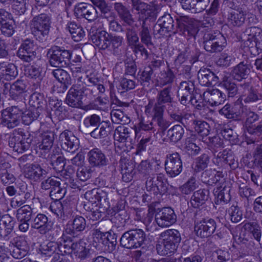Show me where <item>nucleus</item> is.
Instances as JSON below:
<instances>
[{"mask_svg":"<svg viewBox=\"0 0 262 262\" xmlns=\"http://www.w3.org/2000/svg\"><path fill=\"white\" fill-rule=\"evenodd\" d=\"M132 11H136L138 15V20L140 22L139 36L141 42L147 47L153 46L150 25L146 23L148 20H155L157 11L155 7L142 2L141 0H130Z\"/></svg>","mask_w":262,"mask_h":262,"instance_id":"1","label":"nucleus"},{"mask_svg":"<svg viewBox=\"0 0 262 262\" xmlns=\"http://www.w3.org/2000/svg\"><path fill=\"white\" fill-rule=\"evenodd\" d=\"M188 19L187 17L177 19V26L174 27L173 18L170 14L166 13L158 19L157 24L155 26L154 31L160 36H170L172 34L179 33L189 39L194 36V31L191 27L186 24Z\"/></svg>","mask_w":262,"mask_h":262,"instance_id":"2","label":"nucleus"},{"mask_svg":"<svg viewBox=\"0 0 262 262\" xmlns=\"http://www.w3.org/2000/svg\"><path fill=\"white\" fill-rule=\"evenodd\" d=\"M174 100V95L171 86H168L159 90L156 97V101L149 99L144 107V113L153 115V119L161 125L168 124V122L164 118V106Z\"/></svg>","mask_w":262,"mask_h":262,"instance_id":"3","label":"nucleus"},{"mask_svg":"<svg viewBox=\"0 0 262 262\" xmlns=\"http://www.w3.org/2000/svg\"><path fill=\"white\" fill-rule=\"evenodd\" d=\"M78 79L69 89L67 94L65 102L69 106L75 108H82L84 98L92 99L97 95V92L93 87H88L84 82Z\"/></svg>","mask_w":262,"mask_h":262,"instance_id":"4","label":"nucleus"},{"mask_svg":"<svg viewBox=\"0 0 262 262\" xmlns=\"http://www.w3.org/2000/svg\"><path fill=\"white\" fill-rule=\"evenodd\" d=\"M114 8L124 26H127L125 29V39L127 45L129 46L136 45V43L139 42V36L136 29L133 27V25L135 22V19L133 14L122 3H115Z\"/></svg>","mask_w":262,"mask_h":262,"instance_id":"5","label":"nucleus"},{"mask_svg":"<svg viewBox=\"0 0 262 262\" xmlns=\"http://www.w3.org/2000/svg\"><path fill=\"white\" fill-rule=\"evenodd\" d=\"M160 236L162 241L156 246L158 254L161 255H171L174 253L181 241L179 231L174 229H167L162 232Z\"/></svg>","mask_w":262,"mask_h":262,"instance_id":"6","label":"nucleus"},{"mask_svg":"<svg viewBox=\"0 0 262 262\" xmlns=\"http://www.w3.org/2000/svg\"><path fill=\"white\" fill-rule=\"evenodd\" d=\"M89 246L82 239L75 242L71 237L63 239V244L60 247L64 251V254H73L80 259L84 260L90 256Z\"/></svg>","mask_w":262,"mask_h":262,"instance_id":"7","label":"nucleus"},{"mask_svg":"<svg viewBox=\"0 0 262 262\" xmlns=\"http://www.w3.org/2000/svg\"><path fill=\"white\" fill-rule=\"evenodd\" d=\"M146 239L145 232L141 229L135 228L125 232L120 239V246L132 249L141 247Z\"/></svg>","mask_w":262,"mask_h":262,"instance_id":"8","label":"nucleus"},{"mask_svg":"<svg viewBox=\"0 0 262 262\" xmlns=\"http://www.w3.org/2000/svg\"><path fill=\"white\" fill-rule=\"evenodd\" d=\"M72 52L63 47L53 46L48 50L47 56L52 67L61 68L68 66L70 62Z\"/></svg>","mask_w":262,"mask_h":262,"instance_id":"9","label":"nucleus"},{"mask_svg":"<svg viewBox=\"0 0 262 262\" xmlns=\"http://www.w3.org/2000/svg\"><path fill=\"white\" fill-rule=\"evenodd\" d=\"M203 45L207 52H220L226 45V39L220 32L206 33L203 37Z\"/></svg>","mask_w":262,"mask_h":262,"instance_id":"10","label":"nucleus"},{"mask_svg":"<svg viewBox=\"0 0 262 262\" xmlns=\"http://www.w3.org/2000/svg\"><path fill=\"white\" fill-rule=\"evenodd\" d=\"M1 112V124L4 126L12 129L20 123L23 110L18 106L8 107Z\"/></svg>","mask_w":262,"mask_h":262,"instance_id":"11","label":"nucleus"},{"mask_svg":"<svg viewBox=\"0 0 262 262\" xmlns=\"http://www.w3.org/2000/svg\"><path fill=\"white\" fill-rule=\"evenodd\" d=\"M179 91L182 95L180 102L183 105H186L188 100L193 105L196 106L198 108L201 107L199 103V101L195 95V87L193 83L191 81H182L179 86Z\"/></svg>","mask_w":262,"mask_h":262,"instance_id":"12","label":"nucleus"},{"mask_svg":"<svg viewBox=\"0 0 262 262\" xmlns=\"http://www.w3.org/2000/svg\"><path fill=\"white\" fill-rule=\"evenodd\" d=\"M146 187L148 191H152L156 194H164L167 192V180L162 173L156 177H149L146 182Z\"/></svg>","mask_w":262,"mask_h":262,"instance_id":"13","label":"nucleus"},{"mask_svg":"<svg viewBox=\"0 0 262 262\" xmlns=\"http://www.w3.org/2000/svg\"><path fill=\"white\" fill-rule=\"evenodd\" d=\"M165 169L169 177L174 178L182 171V161L181 155L177 152L167 155L165 161Z\"/></svg>","mask_w":262,"mask_h":262,"instance_id":"14","label":"nucleus"},{"mask_svg":"<svg viewBox=\"0 0 262 262\" xmlns=\"http://www.w3.org/2000/svg\"><path fill=\"white\" fill-rule=\"evenodd\" d=\"M145 114L151 117V121H145L143 118H141L139 122L134 126L135 133L136 138H140L146 132L148 134L154 133L156 131L154 123L157 124L162 130H165L168 126V124H162L160 125L156 121L153 119V115Z\"/></svg>","mask_w":262,"mask_h":262,"instance_id":"15","label":"nucleus"},{"mask_svg":"<svg viewBox=\"0 0 262 262\" xmlns=\"http://www.w3.org/2000/svg\"><path fill=\"white\" fill-rule=\"evenodd\" d=\"M217 227L215 221L212 219H203L195 223L194 231L198 236L205 238L213 234Z\"/></svg>","mask_w":262,"mask_h":262,"instance_id":"16","label":"nucleus"},{"mask_svg":"<svg viewBox=\"0 0 262 262\" xmlns=\"http://www.w3.org/2000/svg\"><path fill=\"white\" fill-rule=\"evenodd\" d=\"M177 215L170 207H164L156 213L155 221L160 227L166 228L176 223Z\"/></svg>","mask_w":262,"mask_h":262,"instance_id":"17","label":"nucleus"},{"mask_svg":"<svg viewBox=\"0 0 262 262\" xmlns=\"http://www.w3.org/2000/svg\"><path fill=\"white\" fill-rule=\"evenodd\" d=\"M26 91V84L23 80L18 79L12 84L6 83L4 85L3 93L6 95L9 94L13 100L21 99Z\"/></svg>","mask_w":262,"mask_h":262,"instance_id":"18","label":"nucleus"},{"mask_svg":"<svg viewBox=\"0 0 262 262\" xmlns=\"http://www.w3.org/2000/svg\"><path fill=\"white\" fill-rule=\"evenodd\" d=\"M241 38L246 46L252 48L262 40V30L257 27H249L242 34Z\"/></svg>","mask_w":262,"mask_h":262,"instance_id":"19","label":"nucleus"},{"mask_svg":"<svg viewBox=\"0 0 262 262\" xmlns=\"http://www.w3.org/2000/svg\"><path fill=\"white\" fill-rule=\"evenodd\" d=\"M74 13L78 17H82L90 22L98 18V12L92 5L85 3L78 4L75 7Z\"/></svg>","mask_w":262,"mask_h":262,"instance_id":"20","label":"nucleus"},{"mask_svg":"<svg viewBox=\"0 0 262 262\" xmlns=\"http://www.w3.org/2000/svg\"><path fill=\"white\" fill-rule=\"evenodd\" d=\"M59 140L62 149L68 152L73 154L78 149L79 140L70 131L64 130L61 133Z\"/></svg>","mask_w":262,"mask_h":262,"instance_id":"21","label":"nucleus"},{"mask_svg":"<svg viewBox=\"0 0 262 262\" xmlns=\"http://www.w3.org/2000/svg\"><path fill=\"white\" fill-rule=\"evenodd\" d=\"M87 158L90 165L93 167H103L109 162L106 156L98 148L90 150L87 154Z\"/></svg>","mask_w":262,"mask_h":262,"instance_id":"22","label":"nucleus"},{"mask_svg":"<svg viewBox=\"0 0 262 262\" xmlns=\"http://www.w3.org/2000/svg\"><path fill=\"white\" fill-rule=\"evenodd\" d=\"M86 223L85 219L79 215L76 216L72 221L67 224L65 231L74 237H78L85 230Z\"/></svg>","mask_w":262,"mask_h":262,"instance_id":"23","label":"nucleus"},{"mask_svg":"<svg viewBox=\"0 0 262 262\" xmlns=\"http://www.w3.org/2000/svg\"><path fill=\"white\" fill-rule=\"evenodd\" d=\"M119 167L123 181L130 182L136 172L135 162L127 157L122 156L119 160Z\"/></svg>","mask_w":262,"mask_h":262,"instance_id":"24","label":"nucleus"},{"mask_svg":"<svg viewBox=\"0 0 262 262\" xmlns=\"http://www.w3.org/2000/svg\"><path fill=\"white\" fill-rule=\"evenodd\" d=\"M53 223L44 214L38 213L32 220L31 226L41 234H45L53 228Z\"/></svg>","mask_w":262,"mask_h":262,"instance_id":"25","label":"nucleus"},{"mask_svg":"<svg viewBox=\"0 0 262 262\" xmlns=\"http://www.w3.org/2000/svg\"><path fill=\"white\" fill-rule=\"evenodd\" d=\"M111 34L104 30H96L90 33V39L92 42L101 50H106L108 48V42Z\"/></svg>","mask_w":262,"mask_h":262,"instance_id":"26","label":"nucleus"},{"mask_svg":"<svg viewBox=\"0 0 262 262\" xmlns=\"http://www.w3.org/2000/svg\"><path fill=\"white\" fill-rule=\"evenodd\" d=\"M204 100L212 106L222 104L226 98V94L219 89L208 90L204 92Z\"/></svg>","mask_w":262,"mask_h":262,"instance_id":"27","label":"nucleus"},{"mask_svg":"<svg viewBox=\"0 0 262 262\" xmlns=\"http://www.w3.org/2000/svg\"><path fill=\"white\" fill-rule=\"evenodd\" d=\"M10 254L15 259H21L28 253L29 246L27 241L23 238L17 239L14 244L10 245Z\"/></svg>","mask_w":262,"mask_h":262,"instance_id":"28","label":"nucleus"},{"mask_svg":"<svg viewBox=\"0 0 262 262\" xmlns=\"http://www.w3.org/2000/svg\"><path fill=\"white\" fill-rule=\"evenodd\" d=\"M251 66L248 62L242 61L234 67L230 73L228 74L233 78L234 80L241 81L248 78L251 72Z\"/></svg>","mask_w":262,"mask_h":262,"instance_id":"29","label":"nucleus"},{"mask_svg":"<svg viewBox=\"0 0 262 262\" xmlns=\"http://www.w3.org/2000/svg\"><path fill=\"white\" fill-rule=\"evenodd\" d=\"M182 8L192 13H200L205 10L208 4L206 0H178Z\"/></svg>","mask_w":262,"mask_h":262,"instance_id":"30","label":"nucleus"},{"mask_svg":"<svg viewBox=\"0 0 262 262\" xmlns=\"http://www.w3.org/2000/svg\"><path fill=\"white\" fill-rule=\"evenodd\" d=\"M47 174L45 169L38 164H31L27 166L25 169V177L34 182H38L44 178Z\"/></svg>","mask_w":262,"mask_h":262,"instance_id":"31","label":"nucleus"},{"mask_svg":"<svg viewBox=\"0 0 262 262\" xmlns=\"http://www.w3.org/2000/svg\"><path fill=\"white\" fill-rule=\"evenodd\" d=\"M107 49L114 56H121L124 52V38L122 36L111 34Z\"/></svg>","mask_w":262,"mask_h":262,"instance_id":"32","label":"nucleus"},{"mask_svg":"<svg viewBox=\"0 0 262 262\" xmlns=\"http://www.w3.org/2000/svg\"><path fill=\"white\" fill-rule=\"evenodd\" d=\"M199 83L204 86H209L215 85L219 78L209 69H200L198 74Z\"/></svg>","mask_w":262,"mask_h":262,"instance_id":"33","label":"nucleus"},{"mask_svg":"<svg viewBox=\"0 0 262 262\" xmlns=\"http://www.w3.org/2000/svg\"><path fill=\"white\" fill-rule=\"evenodd\" d=\"M246 13L242 10H234L228 14L227 22L232 28L241 27L246 20Z\"/></svg>","mask_w":262,"mask_h":262,"instance_id":"34","label":"nucleus"},{"mask_svg":"<svg viewBox=\"0 0 262 262\" xmlns=\"http://www.w3.org/2000/svg\"><path fill=\"white\" fill-rule=\"evenodd\" d=\"M15 223L14 219L8 214L0 215L1 236L6 237L10 234L13 230Z\"/></svg>","mask_w":262,"mask_h":262,"instance_id":"35","label":"nucleus"},{"mask_svg":"<svg viewBox=\"0 0 262 262\" xmlns=\"http://www.w3.org/2000/svg\"><path fill=\"white\" fill-rule=\"evenodd\" d=\"M96 237H100L101 242L105 246V250L107 252H112L116 249L117 242L114 234H111L108 232L103 233L99 231L96 232Z\"/></svg>","mask_w":262,"mask_h":262,"instance_id":"36","label":"nucleus"},{"mask_svg":"<svg viewBox=\"0 0 262 262\" xmlns=\"http://www.w3.org/2000/svg\"><path fill=\"white\" fill-rule=\"evenodd\" d=\"M63 244V239L59 243L54 242H49L47 244L40 246V251L42 255L50 257L57 253H60L61 255L64 254V251L61 250L60 247Z\"/></svg>","mask_w":262,"mask_h":262,"instance_id":"37","label":"nucleus"},{"mask_svg":"<svg viewBox=\"0 0 262 262\" xmlns=\"http://www.w3.org/2000/svg\"><path fill=\"white\" fill-rule=\"evenodd\" d=\"M233 80V78L227 73L223 76L221 83V86L224 89V93L228 97H234L238 92V88Z\"/></svg>","mask_w":262,"mask_h":262,"instance_id":"38","label":"nucleus"},{"mask_svg":"<svg viewBox=\"0 0 262 262\" xmlns=\"http://www.w3.org/2000/svg\"><path fill=\"white\" fill-rule=\"evenodd\" d=\"M11 165L5 160L0 161V179L3 184L8 185L13 183L15 178L10 172Z\"/></svg>","mask_w":262,"mask_h":262,"instance_id":"39","label":"nucleus"},{"mask_svg":"<svg viewBox=\"0 0 262 262\" xmlns=\"http://www.w3.org/2000/svg\"><path fill=\"white\" fill-rule=\"evenodd\" d=\"M209 191L207 189H200L193 192L190 199V204L194 208L200 207L208 199Z\"/></svg>","mask_w":262,"mask_h":262,"instance_id":"40","label":"nucleus"},{"mask_svg":"<svg viewBox=\"0 0 262 262\" xmlns=\"http://www.w3.org/2000/svg\"><path fill=\"white\" fill-rule=\"evenodd\" d=\"M219 113L227 119L239 120L241 118V112L235 104L227 103L219 110Z\"/></svg>","mask_w":262,"mask_h":262,"instance_id":"41","label":"nucleus"},{"mask_svg":"<svg viewBox=\"0 0 262 262\" xmlns=\"http://www.w3.org/2000/svg\"><path fill=\"white\" fill-rule=\"evenodd\" d=\"M100 127H96L90 133L92 137L95 139L104 138L107 137L113 131V127L109 121L101 123Z\"/></svg>","mask_w":262,"mask_h":262,"instance_id":"42","label":"nucleus"},{"mask_svg":"<svg viewBox=\"0 0 262 262\" xmlns=\"http://www.w3.org/2000/svg\"><path fill=\"white\" fill-rule=\"evenodd\" d=\"M51 27L30 25L31 33L34 38L40 42L43 43L49 38Z\"/></svg>","mask_w":262,"mask_h":262,"instance_id":"43","label":"nucleus"},{"mask_svg":"<svg viewBox=\"0 0 262 262\" xmlns=\"http://www.w3.org/2000/svg\"><path fill=\"white\" fill-rule=\"evenodd\" d=\"M41 141L38 147L44 153L49 151L53 146L55 139V134L51 131H48L41 134Z\"/></svg>","mask_w":262,"mask_h":262,"instance_id":"44","label":"nucleus"},{"mask_svg":"<svg viewBox=\"0 0 262 262\" xmlns=\"http://www.w3.org/2000/svg\"><path fill=\"white\" fill-rule=\"evenodd\" d=\"M66 29L69 31L72 39L76 42L81 40L85 35L83 28L74 21L69 22Z\"/></svg>","mask_w":262,"mask_h":262,"instance_id":"45","label":"nucleus"},{"mask_svg":"<svg viewBox=\"0 0 262 262\" xmlns=\"http://www.w3.org/2000/svg\"><path fill=\"white\" fill-rule=\"evenodd\" d=\"M101 191H98L97 190L93 189L91 191H88L84 194V198L88 200L86 204H84V208L85 210H89L91 206L95 205L97 206V202L101 200Z\"/></svg>","mask_w":262,"mask_h":262,"instance_id":"46","label":"nucleus"},{"mask_svg":"<svg viewBox=\"0 0 262 262\" xmlns=\"http://www.w3.org/2000/svg\"><path fill=\"white\" fill-rule=\"evenodd\" d=\"M175 77L172 71L168 68L167 70L161 72L157 79V85L160 87H163L167 85L170 86L169 85L171 84L174 81Z\"/></svg>","mask_w":262,"mask_h":262,"instance_id":"47","label":"nucleus"},{"mask_svg":"<svg viewBox=\"0 0 262 262\" xmlns=\"http://www.w3.org/2000/svg\"><path fill=\"white\" fill-rule=\"evenodd\" d=\"M69 205L67 202H60V200H54L50 206V210L59 217H62L68 212Z\"/></svg>","mask_w":262,"mask_h":262,"instance_id":"48","label":"nucleus"},{"mask_svg":"<svg viewBox=\"0 0 262 262\" xmlns=\"http://www.w3.org/2000/svg\"><path fill=\"white\" fill-rule=\"evenodd\" d=\"M132 133V128L124 125H120L117 127L114 132V138L121 143L126 142L130 138Z\"/></svg>","mask_w":262,"mask_h":262,"instance_id":"49","label":"nucleus"},{"mask_svg":"<svg viewBox=\"0 0 262 262\" xmlns=\"http://www.w3.org/2000/svg\"><path fill=\"white\" fill-rule=\"evenodd\" d=\"M41 114L39 108L31 107L24 112L23 111L21 118L23 123L28 125L36 120Z\"/></svg>","mask_w":262,"mask_h":262,"instance_id":"50","label":"nucleus"},{"mask_svg":"<svg viewBox=\"0 0 262 262\" xmlns=\"http://www.w3.org/2000/svg\"><path fill=\"white\" fill-rule=\"evenodd\" d=\"M90 109L93 108L100 111L107 112L110 110L109 100L107 97H97L89 105Z\"/></svg>","mask_w":262,"mask_h":262,"instance_id":"51","label":"nucleus"},{"mask_svg":"<svg viewBox=\"0 0 262 262\" xmlns=\"http://www.w3.org/2000/svg\"><path fill=\"white\" fill-rule=\"evenodd\" d=\"M184 130L180 125H175L167 132V137L171 142L177 143L183 137Z\"/></svg>","mask_w":262,"mask_h":262,"instance_id":"52","label":"nucleus"},{"mask_svg":"<svg viewBox=\"0 0 262 262\" xmlns=\"http://www.w3.org/2000/svg\"><path fill=\"white\" fill-rule=\"evenodd\" d=\"M247 132L252 136L250 137V143L258 142L262 140V121L257 125H253L247 127Z\"/></svg>","mask_w":262,"mask_h":262,"instance_id":"53","label":"nucleus"},{"mask_svg":"<svg viewBox=\"0 0 262 262\" xmlns=\"http://www.w3.org/2000/svg\"><path fill=\"white\" fill-rule=\"evenodd\" d=\"M129 219L126 211L120 210L111 218V221L117 228L123 227Z\"/></svg>","mask_w":262,"mask_h":262,"instance_id":"54","label":"nucleus"},{"mask_svg":"<svg viewBox=\"0 0 262 262\" xmlns=\"http://www.w3.org/2000/svg\"><path fill=\"white\" fill-rule=\"evenodd\" d=\"M32 209L29 205H24L16 210V217L18 222L29 221L32 218Z\"/></svg>","mask_w":262,"mask_h":262,"instance_id":"55","label":"nucleus"},{"mask_svg":"<svg viewBox=\"0 0 262 262\" xmlns=\"http://www.w3.org/2000/svg\"><path fill=\"white\" fill-rule=\"evenodd\" d=\"M153 74V69L150 67L144 68L142 71H140L137 75L138 81L143 86H149Z\"/></svg>","mask_w":262,"mask_h":262,"instance_id":"56","label":"nucleus"},{"mask_svg":"<svg viewBox=\"0 0 262 262\" xmlns=\"http://www.w3.org/2000/svg\"><path fill=\"white\" fill-rule=\"evenodd\" d=\"M52 74L60 83L72 84V79L70 74L62 69L58 68L52 71Z\"/></svg>","mask_w":262,"mask_h":262,"instance_id":"57","label":"nucleus"},{"mask_svg":"<svg viewBox=\"0 0 262 262\" xmlns=\"http://www.w3.org/2000/svg\"><path fill=\"white\" fill-rule=\"evenodd\" d=\"M51 20L49 15L41 13L34 16L31 20L30 25L51 27Z\"/></svg>","mask_w":262,"mask_h":262,"instance_id":"58","label":"nucleus"},{"mask_svg":"<svg viewBox=\"0 0 262 262\" xmlns=\"http://www.w3.org/2000/svg\"><path fill=\"white\" fill-rule=\"evenodd\" d=\"M26 134L27 133L24 132L20 128L14 130L8 140V144L10 147L12 148L13 147H17V146H16L17 143L22 142V141H23V139L24 140Z\"/></svg>","mask_w":262,"mask_h":262,"instance_id":"59","label":"nucleus"},{"mask_svg":"<svg viewBox=\"0 0 262 262\" xmlns=\"http://www.w3.org/2000/svg\"><path fill=\"white\" fill-rule=\"evenodd\" d=\"M245 227L251 234L253 238L260 245L261 237V230L260 227L256 223H247L245 224Z\"/></svg>","mask_w":262,"mask_h":262,"instance_id":"60","label":"nucleus"},{"mask_svg":"<svg viewBox=\"0 0 262 262\" xmlns=\"http://www.w3.org/2000/svg\"><path fill=\"white\" fill-rule=\"evenodd\" d=\"M112 120L117 124H125L130 122L129 117L125 115L120 110L112 111L111 113Z\"/></svg>","mask_w":262,"mask_h":262,"instance_id":"61","label":"nucleus"},{"mask_svg":"<svg viewBox=\"0 0 262 262\" xmlns=\"http://www.w3.org/2000/svg\"><path fill=\"white\" fill-rule=\"evenodd\" d=\"M216 262H233L232 256L228 250L218 249L212 253Z\"/></svg>","mask_w":262,"mask_h":262,"instance_id":"62","label":"nucleus"},{"mask_svg":"<svg viewBox=\"0 0 262 262\" xmlns=\"http://www.w3.org/2000/svg\"><path fill=\"white\" fill-rule=\"evenodd\" d=\"M244 102L245 103H252L254 102H262V94L255 88L248 92L246 95H243Z\"/></svg>","mask_w":262,"mask_h":262,"instance_id":"63","label":"nucleus"},{"mask_svg":"<svg viewBox=\"0 0 262 262\" xmlns=\"http://www.w3.org/2000/svg\"><path fill=\"white\" fill-rule=\"evenodd\" d=\"M198 187L195 177H191L188 181L180 187L182 193L189 194Z\"/></svg>","mask_w":262,"mask_h":262,"instance_id":"64","label":"nucleus"}]
</instances>
